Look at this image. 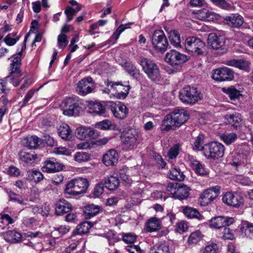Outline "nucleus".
<instances>
[{
    "mask_svg": "<svg viewBox=\"0 0 253 253\" xmlns=\"http://www.w3.org/2000/svg\"><path fill=\"white\" fill-rule=\"evenodd\" d=\"M189 119L187 111L183 109H177L167 115L162 122V131H168L174 127H179Z\"/></svg>",
    "mask_w": 253,
    "mask_h": 253,
    "instance_id": "1",
    "label": "nucleus"
},
{
    "mask_svg": "<svg viewBox=\"0 0 253 253\" xmlns=\"http://www.w3.org/2000/svg\"><path fill=\"white\" fill-rule=\"evenodd\" d=\"M89 181L85 178L78 177L71 180L66 186L64 193L69 196H76L86 192Z\"/></svg>",
    "mask_w": 253,
    "mask_h": 253,
    "instance_id": "2",
    "label": "nucleus"
},
{
    "mask_svg": "<svg viewBox=\"0 0 253 253\" xmlns=\"http://www.w3.org/2000/svg\"><path fill=\"white\" fill-rule=\"evenodd\" d=\"M138 63L141 65L148 77L153 82H158L161 79L160 69L157 65L151 59L141 57Z\"/></svg>",
    "mask_w": 253,
    "mask_h": 253,
    "instance_id": "3",
    "label": "nucleus"
},
{
    "mask_svg": "<svg viewBox=\"0 0 253 253\" xmlns=\"http://www.w3.org/2000/svg\"><path fill=\"white\" fill-rule=\"evenodd\" d=\"M81 101L78 97H68L63 100L61 107L65 116H78L81 110Z\"/></svg>",
    "mask_w": 253,
    "mask_h": 253,
    "instance_id": "4",
    "label": "nucleus"
},
{
    "mask_svg": "<svg viewBox=\"0 0 253 253\" xmlns=\"http://www.w3.org/2000/svg\"><path fill=\"white\" fill-rule=\"evenodd\" d=\"M180 100L186 104H194L202 98L201 92L197 88L187 85L183 87L179 92Z\"/></svg>",
    "mask_w": 253,
    "mask_h": 253,
    "instance_id": "5",
    "label": "nucleus"
},
{
    "mask_svg": "<svg viewBox=\"0 0 253 253\" xmlns=\"http://www.w3.org/2000/svg\"><path fill=\"white\" fill-rule=\"evenodd\" d=\"M225 148L221 143L213 141L204 145V155L208 159L217 160L224 154Z\"/></svg>",
    "mask_w": 253,
    "mask_h": 253,
    "instance_id": "6",
    "label": "nucleus"
},
{
    "mask_svg": "<svg viewBox=\"0 0 253 253\" xmlns=\"http://www.w3.org/2000/svg\"><path fill=\"white\" fill-rule=\"evenodd\" d=\"M153 47L158 52L164 53L168 49L169 43L162 30H156L152 37Z\"/></svg>",
    "mask_w": 253,
    "mask_h": 253,
    "instance_id": "7",
    "label": "nucleus"
},
{
    "mask_svg": "<svg viewBox=\"0 0 253 253\" xmlns=\"http://www.w3.org/2000/svg\"><path fill=\"white\" fill-rule=\"evenodd\" d=\"M205 45V43L196 37H189L185 41V49L189 53L192 54H202Z\"/></svg>",
    "mask_w": 253,
    "mask_h": 253,
    "instance_id": "8",
    "label": "nucleus"
},
{
    "mask_svg": "<svg viewBox=\"0 0 253 253\" xmlns=\"http://www.w3.org/2000/svg\"><path fill=\"white\" fill-rule=\"evenodd\" d=\"M107 107L114 117L118 119H124L128 115V109L121 102H110L107 104Z\"/></svg>",
    "mask_w": 253,
    "mask_h": 253,
    "instance_id": "9",
    "label": "nucleus"
},
{
    "mask_svg": "<svg viewBox=\"0 0 253 253\" xmlns=\"http://www.w3.org/2000/svg\"><path fill=\"white\" fill-rule=\"evenodd\" d=\"M165 61L172 66L180 65L187 61V56L175 50H171L165 55Z\"/></svg>",
    "mask_w": 253,
    "mask_h": 253,
    "instance_id": "10",
    "label": "nucleus"
},
{
    "mask_svg": "<svg viewBox=\"0 0 253 253\" xmlns=\"http://www.w3.org/2000/svg\"><path fill=\"white\" fill-rule=\"evenodd\" d=\"M95 88L92 79L88 77L79 81L77 84L76 90L81 95L84 96L91 93Z\"/></svg>",
    "mask_w": 253,
    "mask_h": 253,
    "instance_id": "11",
    "label": "nucleus"
},
{
    "mask_svg": "<svg viewBox=\"0 0 253 253\" xmlns=\"http://www.w3.org/2000/svg\"><path fill=\"white\" fill-rule=\"evenodd\" d=\"M138 134L135 129H130L123 135L122 141L126 150L133 149L137 144Z\"/></svg>",
    "mask_w": 253,
    "mask_h": 253,
    "instance_id": "12",
    "label": "nucleus"
},
{
    "mask_svg": "<svg viewBox=\"0 0 253 253\" xmlns=\"http://www.w3.org/2000/svg\"><path fill=\"white\" fill-rule=\"evenodd\" d=\"M25 48V45L22 44L20 45V49L19 47L18 48V53L17 54L12 56L10 59H11V64L9 66V73L16 74L17 76L22 75V72L20 69L21 64V56L22 54L23 49Z\"/></svg>",
    "mask_w": 253,
    "mask_h": 253,
    "instance_id": "13",
    "label": "nucleus"
},
{
    "mask_svg": "<svg viewBox=\"0 0 253 253\" xmlns=\"http://www.w3.org/2000/svg\"><path fill=\"white\" fill-rule=\"evenodd\" d=\"M220 190V187L218 185L205 190L200 196L201 204L206 205L211 203L218 196Z\"/></svg>",
    "mask_w": 253,
    "mask_h": 253,
    "instance_id": "14",
    "label": "nucleus"
},
{
    "mask_svg": "<svg viewBox=\"0 0 253 253\" xmlns=\"http://www.w3.org/2000/svg\"><path fill=\"white\" fill-rule=\"evenodd\" d=\"M224 203L235 208H239L244 204L243 198L237 194L232 192L226 193L222 197Z\"/></svg>",
    "mask_w": 253,
    "mask_h": 253,
    "instance_id": "15",
    "label": "nucleus"
},
{
    "mask_svg": "<svg viewBox=\"0 0 253 253\" xmlns=\"http://www.w3.org/2000/svg\"><path fill=\"white\" fill-rule=\"evenodd\" d=\"M212 78L219 82L232 80L234 78L233 72L227 67L218 68L213 71Z\"/></svg>",
    "mask_w": 253,
    "mask_h": 253,
    "instance_id": "16",
    "label": "nucleus"
},
{
    "mask_svg": "<svg viewBox=\"0 0 253 253\" xmlns=\"http://www.w3.org/2000/svg\"><path fill=\"white\" fill-rule=\"evenodd\" d=\"M65 166L59 163L57 159L50 158L44 163V166L42 169L43 172L48 173L55 172L63 169Z\"/></svg>",
    "mask_w": 253,
    "mask_h": 253,
    "instance_id": "17",
    "label": "nucleus"
},
{
    "mask_svg": "<svg viewBox=\"0 0 253 253\" xmlns=\"http://www.w3.org/2000/svg\"><path fill=\"white\" fill-rule=\"evenodd\" d=\"M234 220L232 217L218 216L212 218L210 220V226L215 229H220L233 224Z\"/></svg>",
    "mask_w": 253,
    "mask_h": 253,
    "instance_id": "18",
    "label": "nucleus"
},
{
    "mask_svg": "<svg viewBox=\"0 0 253 253\" xmlns=\"http://www.w3.org/2000/svg\"><path fill=\"white\" fill-rule=\"evenodd\" d=\"M198 16L201 20L204 21H211L219 19L220 16L212 10V9L206 5L199 11Z\"/></svg>",
    "mask_w": 253,
    "mask_h": 253,
    "instance_id": "19",
    "label": "nucleus"
},
{
    "mask_svg": "<svg viewBox=\"0 0 253 253\" xmlns=\"http://www.w3.org/2000/svg\"><path fill=\"white\" fill-rule=\"evenodd\" d=\"M223 20L224 23L229 26L234 28H240L244 22L243 17L238 13L226 16L224 18Z\"/></svg>",
    "mask_w": 253,
    "mask_h": 253,
    "instance_id": "20",
    "label": "nucleus"
},
{
    "mask_svg": "<svg viewBox=\"0 0 253 253\" xmlns=\"http://www.w3.org/2000/svg\"><path fill=\"white\" fill-rule=\"evenodd\" d=\"M225 39L222 36H217L215 34H211L208 38V43L212 49H224Z\"/></svg>",
    "mask_w": 253,
    "mask_h": 253,
    "instance_id": "21",
    "label": "nucleus"
},
{
    "mask_svg": "<svg viewBox=\"0 0 253 253\" xmlns=\"http://www.w3.org/2000/svg\"><path fill=\"white\" fill-rule=\"evenodd\" d=\"M72 209V205L63 199H59L55 204V214L57 215H63L70 211Z\"/></svg>",
    "mask_w": 253,
    "mask_h": 253,
    "instance_id": "22",
    "label": "nucleus"
},
{
    "mask_svg": "<svg viewBox=\"0 0 253 253\" xmlns=\"http://www.w3.org/2000/svg\"><path fill=\"white\" fill-rule=\"evenodd\" d=\"M87 111L93 116H102L106 113V108L101 103L91 101L88 104Z\"/></svg>",
    "mask_w": 253,
    "mask_h": 253,
    "instance_id": "23",
    "label": "nucleus"
},
{
    "mask_svg": "<svg viewBox=\"0 0 253 253\" xmlns=\"http://www.w3.org/2000/svg\"><path fill=\"white\" fill-rule=\"evenodd\" d=\"M107 86H110L112 88L116 89L115 85H120V87L117 89V91L120 90V92L116 93V96L120 99L125 98L127 94H128L129 90L130 89V86L129 85H124L121 84L120 82H108Z\"/></svg>",
    "mask_w": 253,
    "mask_h": 253,
    "instance_id": "24",
    "label": "nucleus"
},
{
    "mask_svg": "<svg viewBox=\"0 0 253 253\" xmlns=\"http://www.w3.org/2000/svg\"><path fill=\"white\" fill-rule=\"evenodd\" d=\"M119 156L114 149H110L103 157V162L107 166H113L118 162Z\"/></svg>",
    "mask_w": 253,
    "mask_h": 253,
    "instance_id": "25",
    "label": "nucleus"
},
{
    "mask_svg": "<svg viewBox=\"0 0 253 253\" xmlns=\"http://www.w3.org/2000/svg\"><path fill=\"white\" fill-rule=\"evenodd\" d=\"M221 90L224 93L228 95L231 100H235L239 99L242 95L241 87L239 86L222 87Z\"/></svg>",
    "mask_w": 253,
    "mask_h": 253,
    "instance_id": "26",
    "label": "nucleus"
},
{
    "mask_svg": "<svg viewBox=\"0 0 253 253\" xmlns=\"http://www.w3.org/2000/svg\"><path fill=\"white\" fill-rule=\"evenodd\" d=\"M189 160L190 161L192 169L195 171L196 173L199 175H206L208 174V170L205 166L195 159L193 156H189Z\"/></svg>",
    "mask_w": 253,
    "mask_h": 253,
    "instance_id": "27",
    "label": "nucleus"
},
{
    "mask_svg": "<svg viewBox=\"0 0 253 253\" xmlns=\"http://www.w3.org/2000/svg\"><path fill=\"white\" fill-rule=\"evenodd\" d=\"M161 221L156 217H151L146 222L145 229L148 232H153L161 229Z\"/></svg>",
    "mask_w": 253,
    "mask_h": 253,
    "instance_id": "28",
    "label": "nucleus"
},
{
    "mask_svg": "<svg viewBox=\"0 0 253 253\" xmlns=\"http://www.w3.org/2000/svg\"><path fill=\"white\" fill-rule=\"evenodd\" d=\"M182 212L188 218H196L200 220L203 219L199 211L192 207L185 206L182 207Z\"/></svg>",
    "mask_w": 253,
    "mask_h": 253,
    "instance_id": "29",
    "label": "nucleus"
},
{
    "mask_svg": "<svg viewBox=\"0 0 253 253\" xmlns=\"http://www.w3.org/2000/svg\"><path fill=\"white\" fill-rule=\"evenodd\" d=\"M23 145L29 148H36L42 143V140L36 136H30L22 140Z\"/></svg>",
    "mask_w": 253,
    "mask_h": 253,
    "instance_id": "30",
    "label": "nucleus"
},
{
    "mask_svg": "<svg viewBox=\"0 0 253 253\" xmlns=\"http://www.w3.org/2000/svg\"><path fill=\"white\" fill-rule=\"evenodd\" d=\"M126 71L134 79H138L140 76V72L139 69L131 62H126L123 65Z\"/></svg>",
    "mask_w": 253,
    "mask_h": 253,
    "instance_id": "31",
    "label": "nucleus"
},
{
    "mask_svg": "<svg viewBox=\"0 0 253 253\" xmlns=\"http://www.w3.org/2000/svg\"><path fill=\"white\" fill-rule=\"evenodd\" d=\"M101 210L99 206L89 204L84 207V215L86 218H90L97 215Z\"/></svg>",
    "mask_w": 253,
    "mask_h": 253,
    "instance_id": "32",
    "label": "nucleus"
},
{
    "mask_svg": "<svg viewBox=\"0 0 253 253\" xmlns=\"http://www.w3.org/2000/svg\"><path fill=\"white\" fill-rule=\"evenodd\" d=\"M179 186H178L176 190L177 192L175 195L174 198L180 200L186 199L190 195V188L186 185L180 183H179Z\"/></svg>",
    "mask_w": 253,
    "mask_h": 253,
    "instance_id": "33",
    "label": "nucleus"
},
{
    "mask_svg": "<svg viewBox=\"0 0 253 253\" xmlns=\"http://www.w3.org/2000/svg\"><path fill=\"white\" fill-rule=\"evenodd\" d=\"M119 183L118 177L113 175L108 176L104 180L105 186L110 190L116 189L119 185Z\"/></svg>",
    "mask_w": 253,
    "mask_h": 253,
    "instance_id": "34",
    "label": "nucleus"
},
{
    "mask_svg": "<svg viewBox=\"0 0 253 253\" xmlns=\"http://www.w3.org/2000/svg\"><path fill=\"white\" fill-rule=\"evenodd\" d=\"M224 118L228 121L229 124H231L235 128L239 126L242 121L241 114L236 112L232 114L226 115L225 116Z\"/></svg>",
    "mask_w": 253,
    "mask_h": 253,
    "instance_id": "35",
    "label": "nucleus"
},
{
    "mask_svg": "<svg viewBox=\"0 0 253 253\" xmlns=\"http://www.w3.org/2000/svg\"><path fill=\"white\" fill-rule=\"evenodd\" d=\"M3 236L6 242L11 243H17L21 241L22 238L21 234L15 230L7 231L4 234Z\"/></svg>",
    "mask_w": 253,
    "mask_h": 253,
    "instance_id": "36",
    "label": "nucleus"
},
{
    "mask_svg": "<svg viewBox=\"0 0 253 253\" xmlns=\"http://www.w3.org/2000/svg\"><path fill=\"white\" fill-rule=\"evenodd\" d=\"M169 177L173 180L182 181L185 178V175L179 167L173 166L169 170Z\"/></svg>",
    "mask_w": 253,
    "mask_h": 253,
    "instance_id": "37",
    "label": "nucleus"
},
{
    "mask_svg": "<svg viewBox=\"0 0 253 253\" xmlns=\"http://www.w3.org/2000/svg\"><path fill=\"white\" fill-rule=\"evenodd\" d=\"M59 136L63 139L68 140L72 137V130L66 124H63L58 129Z\"/></svg>",
    "mask_w": 253,
    "mask_h": 253,
    "instance_id": "38",
    "label": "nucleus"
},
{
    "mask_svg": "<svg viewBox=\"0 0 253 253\" xmlns=\"http://www.w3.org/2000/svg\"><path fill=\"white\" fill-rule=\"evenodd\" d=\"M128 24L121 25L118 29L114 32L113 35L110 38V39L107 41V42L109 44H114L116 43V41L119 39L121 33L124 32L126 29L128 28L129 27L127 26Z\"/></svg>",
    "mask_w": 253,
    "mask_h": 253,
    "instance_id": "39",
    "label": "nucleus"
},
{
    "mask_svg": "<svg viewBox=\"0 0 253 253\" xmlns=\"http://www.w3.org/2000/svg\"><path fill=\"white\" fill-rule=\"evenodd\" d=\"M26 175L28 180L34 181L36 183L41 181L43 178V175L41 172L36 169L28 171Z\"/></svg>",
    "mask_w": 253,
    "mask_h": 253,
    "instance_id": "40",
    "label": "nucleus"
},
{
    "mask_svg": "<svg viewBox=\"0 0 253 253\" xmlns=\"http://www.w3.org/2000/svg\"><path fill=\"white\" fill-rule=\"evenodd\" d=\"M169 38L170 43L175 47L180 46V38L177 31L173 30L169 33Z\"/></svg>",
    "mask_w": 253,
    "mask_h": 253,
    "instance_id": "41",
    "label": "nucleus"
},
{
    "mask_svg": "<svg viewBox=\"0 0 253 253\" xmlns=\"http://www.w3.org/2000/svg\"><path fill=\"white\" fill-rule=\"evenodd\" d=\"M227 64L245 70H247L249 67V63L243 60H229L227 62Z\"/></svg>",
    "mask_w": 253,
    "mask_h": 253,
    "instance_id": "42",
    "label": "nucleus"
},
{
    "mask_svg": "<svg viewBox=\"0 0 253 253\" xmlns=\"http://www.w3.org/2000/svg\"><path fill=\"white\" fill-rule=\"evenodd\" d=\"M169 246L166 243L155 245L151 249V253H169Z\"/></svg>",
    "mask_w": 253,
    "mask_h": 253,
    "instance_id": "43",
    "label": "nucleus"
},
{
    "mask_svg": "<svg viewBox=\"0 0 253 253\" xmlns=\"http://www.w3.org/2000/svg\"><path fill=\"white\" fill-rule=\"evenodd\" d=\"M202 237L203 235L200 231H196L193 232L191 233L188 237V244L190 245H196L202 239Z\"/></svg>",
    "mask_w": 253,
    "mask_h": 253,
    "instance_id": "44",
    "label": "nucleus"
},
{
    "mask_svg": "<svg viewBox=\"0 0 253 253\" xmlns=\"http://www.w3.org/2000/svg\"><path fill=\"white\" fill-rule=\"evenodd\" d=\"M205 136L203 134H199L193 143V149L197 151H202L204 153L203 144L204 143Z\"/></svg>",
    "mask_w": 253,
    "mask_h": 253,
    "instance_id": "45",
    "label": "nucleus"
},
{
    "mask_svg": "<svg viewBox=\"0 0 253 253\" xmlns=\"http://www.w3.org/2000/svg\"><path fill=\"white\" fill-rule=\"evenodd\" d=\"M241 232L250 238H253V223L248 222L244 223L241 228Z\"/></svg>",
    "mask_w": 253,
    "mask_h": 253,
    "instance_id": "46",
    "label": "nucleus"
},
{
    "mask_svg": "<svg viewBox=\"0 0 253 253\" xmlns=\"http://www.w3.org/2000/svg\"><path fill=\"white\" fill-rule=\"evenodd\" d=\"M19 40V37L17 36L16 32L8 34L4 39L5 44L9 46L14 45Z\"/></svg>",
    "mask_w": 253,
    "mask_h": 253,
    "instance_id": "47",
    "label": "nucleus"
},
{
    "mask_svg": "<svg viewBox=\"0 0 253 253\" xmlns=\"http://www.w3.org/2000/svg\"><path fill=\"white\" fill-rule=\"evenodd\" d=\"M19 156L21 160L27 163H31L37 158L34 154L24 151H20Z\"/></svg>",
    "mask_w": 253,
    "mask_h": 253,
    "instance_id": "48",
    "label": "nucleus"
},
{
    "mask_svg": "<svg viewBox=\"0 0 253 253\" xmlns=\"http://www.w3.org/2000/svg\"><path fill=\"white\" fill-rule=\"evenodd\" d=\"M91 227L89 222H84L77 226L75 232L77 234H84L87 233Z\"/></svg>",
    "mask_w": 253,
    "mask_h": 253,
    "instance_id": "49",
    "label": "nucleus"
},
{
    "mask_svg": "<svg viewBox=\"0 0 253 253\" xmlns=\"http://www.w3.org/2000/svg\"><path fill=\"white\" fill-rule=\"evenodd\" d=\"M7 194L8 195L10 201L16 202L21 205H25L23 198L19 194H16L11 191L7 192Z\"/></svg>",
    "mask_w": 253,
    "mask_h": 253,
    "instance_id": "50",
    "label": "nucleus"
},
{
    "mask_svg": "<svg viewBox=\"0 0 253 253\" xmlns=\"http://www.w3.org/2000/svg\"><path fill=\"white\" fill-rule=\"evenodd\" d=\"M90 155L84 152H78L74 155V160L79 163L87 161L90 159Z\"/></svg>",
    "mask_w": 253,
    "mask_h": 253,
    "instance_id": "51",
    "label": "nucleus"
},
{
    "mask_svg": "<svg viewBox=\"0 0 253 253\" xmlns=\"http://www.w3.org/2000/svg\"><path fill=\"white\" fill-rule=\"evenodd\" d=\"M237 136L235 133L224 134L221 135V139L227 144L229 145L234 142Z\"/></svg>",
    "mask_w": 253,
    "mask_h": 253,
    "instance_id": "52",
    "label": "nucleus"
},
{
    "mask_svg": "<svg viewBox=\"0 0 253 253\" xmlns=\"http://www.w3.org/2000/svg\"><path fill=\"white\" fill-rule=\"evenodd\" d=\"M22 75L17 76L16 74H10V75L7 76L5 79L6 82H9L14 86H17L20 83V78Z\"/></svg>",
    "mask_w": 253,
    "mask_h": 253,
    "instance_id": "53",
    "label": "nucleus"
},
{
    "mask_svg": "<svg viewBox=\"0 0 253 253\" xmlns=\"http://www.w3.org/2000/svg\"><path fill=\"white\" fill-rule=\"evenodd\" d=\"M69 227L66 225H61L57 228H55L54 230L52 232L53 235H59L60 236H63L66 234L69 231Z\"/></svg>",
    "mask_w": 253,
    "mask_h": 253,
    "instance_id": "54",
    "label": "nucleus"
},
{
    "mask_svg": "<svg viewBox=\"0 0 253 253\" xmlns=\"http://www.w3.org/2000/svg\"><path fill=\"white\" fill-rule=\"evenodd\" d=\"M219 246L215 243H211L206 246L203 253H218Z\"/></svg>",
    "mask_w": 253,
    "mask_h": 253,
    "instance_id": "55",
    "label": "nucleus"
},
{
    "mask_svg": "<svg viewBox=\"0 0 253 253\" xmlns=\"http://www.w3.org/2000/svg\"><path fill=\"white\" fill-rule=\"evenodd\" d=\"M136 239V236L133 233H124L122 235V240L126 244H132L135 241Z\"/></svg>",
    "mask_w": 253,
    "mask_h": 253,
    "instance_id": "56",
    "label": "nucleus"
},
{
    "mask_svg": "<svg viewBox=\"0 0 253 253\" xmlns=\"http://www.w3.org/2000/svg\"><path fill=\"white\" fill-rule=\"evenodd\" d=\"M221 238L223 240H232L235 238V236L233 231L229 228L225 226L223 230Z\"/></svg>",
    "mask_w": 253,
    "mask_h": 253,
    "instance_id": "57",
    "label": "nucleus"
},
{
    "mask_svg": "<svg viewBox=\"0 0 253 253\" xmlns=\"http://www.w3.org/2000/svg\"><path fill=\"white\" fill-rule=\"evenodd\" d=\"M68 43L67 36L65 34H60L58 36L57 43L59 48L64 49Z\"/></svg>",
    "mask_w": 253,
    "mask_h": 253,
    "instance_id": "58",
    "label": "nucleus"
},
{
    "mask_svg": "<svg viewBox=\"0 0 253 253\" xmlns=\"http://www.w3.org/2000/svg\"><path fill=\"white\" fill-rule=\"evenodd\" d=\"M179 183L176 182H170L169 183L167 187V191L172 195V197H175V195L176 193Z\"/></svg>",
    "mask_w": 253,
    "mask_h": 253,
    "instance_id": "59",
    "label": "nucleus"
},
{
    "mask_svg": "<svg viewBox=\"0 0 253 253\" xmlns=\"http://www.w3.org/2000/svg\"><path fill=\"white\" fill-rule=\"evenodd\" d=\"M76 136L80 139H87V127H79L77 129Z\"/></svg>",
    "mask_w": 253,
    "mask_h": 253,
    "instance_id": "60",
    "label": "nucleus"
},
{
    "mask_svg": "<svg viewBox=\"0 0 253 253\" xmlns=\"http://www.w3.org/2000/svg\"><path fill=\"white\" fill-rule=\"evenodd\" d=\"M35 92L36 90L34 89H30L28 91L25 96L23 101L19 102V105L21 107H23L26 106L29 100L33 97Z\"/></svg>",
    "mask_w": 253,
    "mask_h": 253,
    "instance_id": "61",
    "label": "nucleus"
},
{
    "mask_svg": "<svg viewBox=\"0 0 253 253\" xmlns=\"http://www.w3.org/2000/svg\"><path fill=\"white\" fill-rule=\"evenodd\" d=\"M179 152V145L176 144L169 149L168 152V156L169 159H172L176 157Z\"/></svg>",
    "mask_w": 253,
    "mask_h": 253,
    "instance_id": "62",
    "label": "nucleus"
},
{
    "mask_svg": "<svg viewBox=\"0 0 253 253\" xmlns=\"http://www.w3.org/2000/svg\"><path fill=\"white\" fill-rule=\"evenodd\" d=\"M110 126L111 122L108 120H105L102 122H98L95 125L96 127L103 130L109 129Z\"/></svg>",
    "mask_w": 253,
    "mask_h": 253,
    "instance_id": "63",
    "label": "nucleus"
},
{
    "mask_svg": "<svg viewBox=\"0 0 253 253\" xmlns=\"http://www.w3.org/2000/svg\"><path fill=\"white\" fill-rule=\"evenodd\" d=\"M77 12V11L74 9L73 8L70 6L67 7L65 10V13L67 17V21H71Z\"/></svg>",
    "mask_w": 253,
    "mask_h": 253,
    "instance_id": "64",
    "label": "nucleus"
}]
</instances>
